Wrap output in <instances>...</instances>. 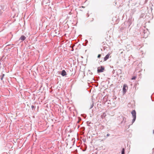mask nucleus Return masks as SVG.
Returning a JSON list of instances; mask_svg holds the SVG:
<instances>
[{
    "instance_id": "nucleus-5",
    "label": "nucleus",
    "mask_w": 154,
    "mask_h": 154,
    "mask_svg": "<svg viewBox=\"0 0 154 154\" xmlns=\"http://www.w3.org/2000/svg\"><path fill=\"white\" fill-rule=\"evenodd\" d=\"M61 74L63 76L66 75V73L65 70H63L61 72Z\"/></svg>"
},
{
    "instance_id": "nucleus-13",
    "label": "nucleus",
    "mask_w": 154,
    "mask_h": 154,
    "mask_svg": "<svg viewBox=\"0 0 154 154\" xmlns=\"http://www.w3.org/2000/svg\"><path fill=\"white\" fill-rule=\"evenodd\" d=\"M124 120H125V118H123V121H124Z\"/></svg>"
},
{
    "instance_id": "nucleus-6",
    "label": "nucleus",
    "mask_w": 154,
    "mask_h": 154,
    "mask_svg": "<svg viewBox=\"0 0 154 154\" xmlns=\"http://www.w3.org/2000/svg\"><path fill=\"white\" fill-rule=\"evenodd\" d=\"M26 38V37L24 35H22L20 38V39L22 41H24Z\"/></svg>"
},
{
    "instance_id": "nucleus-15",
    "label": "nucleus",
    "mask_w": 154,
    "mask_h": 154,
    "mask_svg": "<svg viewBox=\"0 0 154 154\" xmlns=\"http://www.w3.org/2000/svg\"><path fill=\"white\" fill-rule=\"evenodd\" d=\"M153 134H154V130L153 131Z\"/></svg>"
},
{
    "instance_id": "nucleus-3",
    "label": "nucleus",
    "mask_w": 154,
    "mask_h": 154,
    "mask_svg": "<svg viewBox=\"0 0 154 154\" xmlns=\"http://www.w3.org/2000/svg\"><path fill=\"white\" fill-rule=\"evenodd\" d=\"M110 54L108 53V54L104 57V61H106V60L109 57L110 55Z\"/></svg>"
},
{
    "instance_id": "nucleus-2",
    "label": "nucleus",
    "mask_w": 154,
    "mask_h": 154,
    "mask_svg": "<svg viewBox=\"0 0 154 154\" xmlns=\"http://www.w3.org/2000/svg\"><path fill=\"white\" fill-rule=\"evenodd\" d=\"M128 88V87L126 84H124L123 86V91L124 94H125L126 91L127 90Z\"/></svg>"
},
{
    "instance_id": "nucleus-1",
    "label": "nucleus",
    "mask_w": 154,
    "mask_h": 154,
    "mask_svg": "<svg viewBox=\"0 0 154 154\" xmlns=\"http://www.w3.org/2000/svg\"><path fill=\"white\" fill-rule=\"evenodd\" d=\"M131 114L133 117L132 120V123H133L135 121L136 118V112L135 110H133L131 112Z\"/></svg>"
},
{
    "instance_id": "nucleus-4",
    "label": "nucleus",
    "mask_w": 154,
    "mask_h": 154,
    "mask_svg": "<svg viewBox=\"0 0 154 154\" xmlns=\"http://www.w3.org/2000/svg\"><path fill=\"white\" fill-rule=\"evenodd\" d=\"M104 69V68L102 66L100 69L98 68L97 71L98 72H103Z\"/></svg>"
},
{
    "instance_id": "nucleus-10",
    "label": "nucleus",
    "mask_w": 154,
    "mask_h": 154,
    "mask_svg": "<svg viewBox=\"0 0 154 154\" xmlns=\"http://www.w3.org/2000/svg\"><path fill=\"white\" fill-rule=\"evenodd\" d=\"M100 56H101V55L99 54L98 55L97 57L100 58Z\"/></svg>"
},
{
    "instance_id": "nucleus-7",
    "label": "nucleus",
    "mask_w": 154,
    "mask_h": 154,
    "mask_svg": "<svg viewBox=\"0 0 154 154\" xmlns=\"http://www.w3.org/2000/svg\"><path fill=\"white\" fill-rule=\"evenodd\" d=\"M122 154H125V150L124 148H123L122 151Z\"/></svg>"
},
{
    "instance_id": "nucleus-12",
    "label": "nucleus",
    "mask_w": 154,
    "mask_h": 154,
    "mask_svg": "<svg viewBox=\"0 0 154 154\" xmlns=\"http://www.w3.org/2000/svg\"><path fill=\"white\" fill-rule=\"evenodd\" d=\"M109 135H110V134H107V135H106V136H107V137H108V136H109Z\"/></svg>"
},
{
    "instance_id": "nucleus-16",
    "label": "nucleus",
    "mask_w": 154,
    "mask_h": 154,
    "mask_svg": "<svg viewBox=\"0 0 154 154\" xmlns=\"http://www.w3.org/2000/svg\"><path fill=\"white\" fill-rule=\"evenodd\" d=\"M4 76V74H3V77H3Z\"/></svg>"
},
{
    "instance_id": "nucleus-8",
    "label": "nucleus",
    "mask_w": 154,
    "mask_h": 154,
    "mask_svg": "<svg viewBox=\"0 0 154 154\" xmlns=\"http://www.w3.org/2000/svg\"><path fill=\"white\" fill-rule=\"evenodd\" d=\"M136 76H134L132 78H131V79L132 80H134V79H136Z\"/></svg>"
},
{
    "instance_id": "nucleus-11",
    "label": "nucleus",
    "mask_w": 154,
    "mask_h": 154,
    "mask_svg": "<svg viewBox=\"0 0 154 154\" xmlns=\"http://www.w3.org/2000/svg\"><path fill=\"white\" fill-rule=\"evenodd\" d=\"M93 104L91 106V107H90V109H91L93 107Z\"/></svg>"
},
{
    "instance_id": "nucleus-14",
    "label": "nucleus",
    "mask_w": 154,
    "mask_h": 154,
    "mask_svg": "<svg viewBox=\"0 0 154 154\" xmlns=\"http://www.w3.org/2000/svg\"><path fill=\"white\" fill-rule=\"evenodd\" d=\"M3 79V77H2L1 78V80H2Z\"/></svg>"
},
{
    "instance_id": "nucleus-9",
    "label": "nucleus",
    "mask_w": 154,
    "mask_h": 154,
    "mask_svg": "<svg viewBox=\"0 0 154 154\" xmlns=\"http://www.w3.org/2000/svg\"><path fill=\"white\" fill-rule=\"evenodd\" d=\"M31 108H32V109H34V108H35V106H34L33 105H32L31 106Z\"/></svg>"
}]
</instances>
